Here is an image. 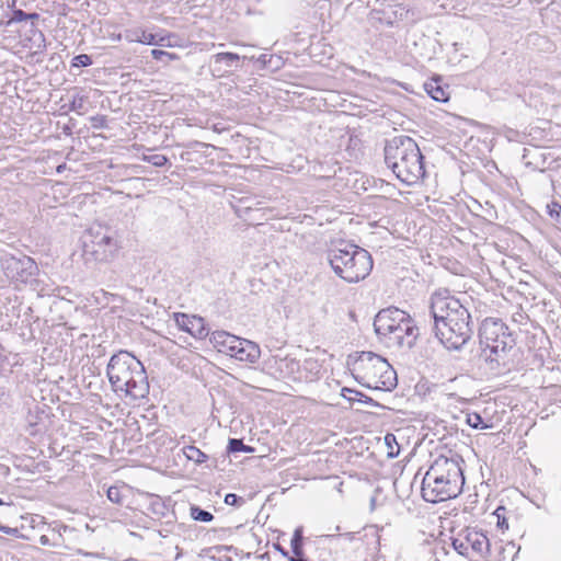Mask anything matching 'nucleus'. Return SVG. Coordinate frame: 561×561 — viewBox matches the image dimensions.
I'll return each mask as SVG.
<instances>
[{
  "label": "nucleus",
  "mask_w": 561,
  "mask_h": 561,
  "mask_svg": "<svg viewBox=\"0 0 561 561\" xmlns=\"http://www.w3.org/2000/svg\"><path fill=\"white\" fill-rule=\"evenodd\" d=\"M460 461L458 455H439L433 460L422 481V497L426 502L438 503L461 493L465 477Z\"/></svg>",
  "instance_id": "f03ea898"
},
{
  "label": "nucleus",
  "mask_w": 561,
  "mask_h": 561,
  "mask_svg": "<svg viewBox=\"0 0 561 561\" xmlns=\"http://www.w3.org/2000/svg\"><path fill=\"white\" fill-rule=\"evenodd\" d=\"M225 503L231 506H240L244 503V500L234 493H228L225 496Z\"/></svg>",
  "instance_id": "72a5a7b5"
},
{
  "label": "nucleus",
  "mask_w": 561,
  "mask_h": 561,
  "mask_svg": "<svg viewBox=\"0 0 561 561\" xmlns=\"http://www.w3.org/2000/svg\"><path fill=\"white\" fill-rule=\"evenodd\" d=\"M240 58L241 57L234 53H218L214 55V62L215 65L226 64L228 68H231Z\"/></svg>",
  "instance_id": "aec40b11"
},
{
  "label": "nucleus",
  "mask_w": 561,
  "mask_h": 561,
  "mask_svg": "<svg viewBox=\"0 0 561 561\" xmlns=\"http://www.w3.org/2000/svg\"><path fill=\"white\" fill-rule=\"evenodd\" d=\"M426 91L437 102H446L449 99V94L438 84L428 83L425 84Z\"/></svg>",
  "instance_id": "412c9836"
},
{
  "label": "nucleus",
  "mask_w": 561,
  "mask_h": 561,
  "mask_svg": "<svg viewBox=\"0 0 561 561\" xmlns=\"http://www.w3.org/2000/svg\"><path fill=\"white\" fill-rule=\"evenodd\" d=\"M327 260L334 274L347 283L365 279L374 265L367 250L347 240L332 242L327 251Z\"/></svg>",
  "instance_id": "39448f33"
},
{
  "label": "nucleus",
  "mask_w": 561,
  "mask_h": 561,
  "mask_svg": "<svg viewBox=\"0 0 561 561\" xmlns=\"http://www.w3.org/2000/svg\"><path fill=\"white\" fill-rule=\"evenodd\" d=\"M385 443L388 447V457H397L400 453V447L396 440V436L393 434H387L385 436Z\"/></svg>",
  "instance_id": "393cba45"
},
{
  "label": "nucleus",
  "mask_w": 561,
  "mask_h": 561,
  "mask_svg": "<svg viewBox=\"0 0 561 561\" xmlns=\"http://www.w3.org/2000/svg\"><path fill=\"white\" fill-rule=\"evenodd\" d=\"M191 517L194 519V520H197V522H204V523H209L214 519V515L208 512V511H205L203 508H201L199 506H191Z\"/></svg>",
  "instance_id": "5701e85b"
},
{
  "label": "nucleus",
  "mask_w": 561,
  "mask_h": 561,
  "mask_svg": "<svg viewBox=\"0 0 561 561\" xmlns=\"http://www.w3.org/2000/svg\"><path fill=\"white\" fill-rule=\"evenodd\" d=\"M302 541H304L302 528L298 527L295 529L291 541H290L291 551L296 557H300L304 554Z\"/></svg>",
  "instance_id": "4be33fe9"
},
{
  "label": "nucleus",
  "mask_w": 561,
  "mask_h": 561,
  "mask_svg": "<svg viewBox=\"0 0 561 561\" xmlns=\"http://www.w3.org/2000/svg\"><path fill=\"white\" fill-rule=\"evenodd\" d=\"M505 507L503 506H500L496 508V511L494 512L496 518H497V527L501 528V529H507L508 528V524H507V520L505 518Z\"/></svg>",
  "instance_id": "2f4dec72"
},
{
  "label": "nucleus",
  "mask_w": 561,
  "mask_h": 561,
  "mask_svg": "<svg viewBox=\"0 0 561 561\" xmlns=\"http://www.w3.org/2000/svg\"><path fill=\"white\" fill-rule=\"evenodd\" d=\"M211 341L217 347H219V352H222L240 362L254 364L261 356V350L256 343L238 337L226 331L214 332Z\"/></svg>",
  "instance_id": "6e6552de"
},
{
  "label": "nucleus",
  "mask_w": 561,
  "mask_h": 561,
  "mask_svg": "<svg viewBox=\"0 0 561 561\" xmlns=\"http://www.w3.org/2000/svg\"><path fill=\"white\" fill-rule=\"evenodd\" d=\"M118 249V242L108 228L94 226L82 237V257L87 265L111 262Z\"/></svg>",
  "instance_id": "0eeeda50"
},
{
  "label": "nucleus",
  "mask_w": 561,
  "mask_h": 561,
  "mask_svg": "<svg viewBox=\"0 0 561 561\" xmlns=\"http://www.w3.org/2000/svg\"><path fill=\"white\" fill-rule=\"evenodd\" d=\"M47 417L45 411L38 405L34 404L33 408H30L27 414L25 416V432L35 436L45 432V419Z\"/></svg>",
  "instance_id": "dca6fc26"
},
{
  "label": "nucleus",
  "mask_w": 561,
  "mask_h": 561,
  "mask_svg": "<svg viewBox=\"0 0 561 561\" xmlns=\"http://www.w3.org/2000/svg\"><path fill=\"white\" fill-rule=\"evenodd\" d=\"M432 330L447 350H460L472 337L474 325L469 310L448 290L435 291L431 297Z\"/></svg>",
  "instance_id": "f257e3e1"
},
{
  "label": "nucleus",
  "mask_w": 561,
  "mask_h": 561,
  "mask_svg": "<svg viewBox=\"0 0 561 561\" xmlns=\"http://www.w3.org/2000/svg\"><path fill=\"white\" fill-rule=\"evenodd\" d=\"M8 360V352L4 346L0 343V367H2Z\"/></svg>",
  "instance_id": "e433bc0d"
},
{
  "label": "nucleus",
  "mask_w": 561,
  "mask_h": 561,
  "mask_svg": "<svg viewBox=\"0 0 561 561\" xmlns=\"http://www.w3.org/2000/svg\"><path fill=\"white\" fill-rule=\"evenodd\" d=\"M419 334V328L410 314H408V319L399 323L386 339H388L389 343L396 344L399 347L412 348Z\"/></svg>",
  "instance_id": "4468645a"
},
{
  "label": "nucleus",
  "mask_w": 561,
  "mask_h": 561,
  "mask_svg": "<svg viewBox=\"0 0 561 561\" xmlns=\"http://www.w3.org/2000/svg\"><path fill=\"white\" fill-rule=\"evenodd\" d=\"M383 152L387 167L402 183L412 185L425 175L423 156L411 137L394 136L386 141Z\"/></svg>",
  "instance_id": "20e7f679"
},
{
  "label": "nucleus",
  "mask_w": 561,
  "mask_h": 561,
  "mask_svg": "<svg viewBox=\"0 0 561 561\" xmlns=\"http://www.w3.org/2000/svg\"><path fill=\"white\" fill-rule=\"evenodd\" d=\"M289 561H306L302 556L296 557L295 554L293 557H288Z\"/></svg>",
  "instance_id": "79ce46f5"
},
{
  "label": "nucleus",
  "mask_w": 561,
  "mask_h": 561,
  "mask_svg": "<svg viewBox=\"0 0 561 561\" xmlns=\"http://www.w3.org/2000/svg\"><path fill=\"white\" fill-rule=\"evenodd\" d=\"M124 38L129 43H141L146 45H164L165 37H160L157 39V35L152 33H147L145 30L140 27L126 30L124 33Z\"/></svg>",
  "instance_id": "f3484780"
},
{
  "label": "nucleus",
  "mask_w": 561,
  "mask_h": 561,
  "mask_svg": "<svg viewBox=\"0 0 561 561\" xmlns=\"http://www.w3.org/2000/svg\"><path fill=\"white\" fill-rule=\"evenodd\" d=\"M3 504H4V502L2 501V499H0V505H3Z\"/></svg>",
  "instance_id": "de8ad7c7"
},
{
  "label": "nucleus",
  "mask_w": 561,
  "mask_h": 561,
  "mask_svg": "<svg viewBox=\"0 0 561 561\" xmlns=\"http://www.w3.org/2000/svg\"><path fill=\"white\" fill-rule=\"evenodd\" d=\"M142 160L148 163H151L154 167H159V168L165 165L169 161L164 154H159V153L144 156Z\"/></svg>",
  "instance_id": "c85d7f7f"
},
{
  "label": "nucleus",
  "mask_w": 561,
  "mask_h": 561,
  "mask_svg": "<svg viewBox=\"0 0 561 561\" xmlns=\"http://www.w3.org/2000/svg\"><path fill=\"white\" fill-rule=\"evenodd\" d=\"M250 209H251V207H250V206H245V207H244V210H250ZM242 210H243V208H242V207L237 208V213L239 214V216H241V211H242Z\"/></svg>",
  "instance_id": "c03bdc74"
},
{
  "label": "nucleus",
  "mask_w": 561,
  "mask_h": 561,
  "mask_svg": "<svg viewBox=\"0 0 561 561\" xmlns=\"http://www.w3.org/2000/svg\"><path fill=\"white\" fill-rule=\"evenodd\" d=\"M65 164H61V165H58L57 167V172H61L64 169H65Z\"/></svg>",
  "instance_id": "49530a36"
},
{
  "label": "nucleus",
  "mask_w": 561,
  "mask_h": 561,
  "mask_svg": "<svg viewBox=\"0 0 561 561\" xmlns=\"http://www.w3.org/2000/svg\"><path fill=\"white\" fill-rule=\"evenodd\" d=\"M38 18V13H27V20H37Z\"/></svg>",
  "instance_id": "37998d69"
},
{
  "label": "nucleus",
  "mask_w": 561,
  "mask_h": 561,
  "mask_svg": "<svg viewBox=\"0 0 561 561\" xmlns=\"http://www.w3.org/2000/svg\"><path fill=\"white\" fill-rule=\"evenodd\" d=\"M550 217L557 225H561V205L558 203H551L547 206Z\"/></svg>",
  "instance_id": "c756f323"
},
{
  "label": "nucleus",
  "mask_w": 561,
  "mask_h": 561,
  "mask_svg": "<svg viewBox=\"0 0 561 561\" xmlns=\"http://www.w3.org/2000/svg\"><path fill=\"white\" fill-rule=\"evenodd\" d=\"M106 375L115 392H124L135 400L149 393L148 376L142 363L127 351H119L110 358Z\"/></svg>",
  "instance_id": "7ed1b4c3"
},
{
  "label": "nucleus",
  "mask_w": 561,
  "mask_h": 561,
  "mask_svg": "<svg viewBox=\"0 0 561 561\" xmlns=\"http://www.w3.org/2000/svg\"><path fill=\"white\" fill-rule=\"evenodd\" d=\"M1 267L9 279L20 283H26L37 271L35 261L26 255L5 254L1 257Z\"/></svg>",
  "instance_id": "9d476101"
},
{
  "label": "nucleus",
  "mask_w": 561,
  "mask_h": 561,
  "mask_svg": "<svg viewBox=\"0 0 561 561\" xmlns=\"http://www.w3.org/2000/svg\"><path fill=\"white\" fill-rule=\"evenodd\" d=\"M7 396V389L3 385H0V401H2Z\"/></svg>",
  "instance_id": "ea45409f"
},
{
  "label": "nucleus",
  "mask_w": 561,
  "mask_h": 561,
  "mask_svg": "<svg viewBox=\"0 0 561 561\" xmlns=\"http://www.w3.org/2000/svg\"><path fill=\"white\" fill-rule=\"evenodd\" d=\"M347 367L355 380L366 388L392 391L398 385L393 367L374 352L348 355Z\"/></svg>",
  "instance_id": "423d86ee"
},
{
  "label": "nucleus",
  "mask_w": 561,
  "mask_h": 561,
  "mask_svg": "<svg viewBox=\"0 0 561 561\" xmlns=\"http://www.w3.org/2000/svg\"><path fill=\"white\" fill-rule=\"evenodd\" d=\"M93 128L101 129L107 126V119L104 115H96L90 118Z\"/></svg>",
  "instance_id": "f704fd0d"
},
{
  "label": "nucleus",
  "mask_w": 561,
  "mask_h": 561,
  "mask_svg": "<svg viewBox=\"0 0 561 561\" xmlns=\"http://www.w3.org/2000/svg\"><path fill=\"white\" fill-rule=\"evenodd\" d=\"M515 340L510 331H507V339L497 337L493 344L484 345L481 352V357L486 363L491 371H499L507 364L508 352L513 348Z\"/></svg>",
  "instance_id": "9b49d317"
},
{
  "label": "nucleus",
  "mask_w": 561,
  "mask_h": 561,
  "mask_svg": "<svg viewBox=\"0 0 561 561\" xmlns=\"http://www.w3.org/2000/svg\"><path fill=\"white\" fill-rule=\"evenodd\" d=\"M466 422L470 427L474 430L489 427V425L483 422L479 413H468Z\"/></svg>",
  "instance_id": "a878e982"
},
{
  "label": "nucleus",
  "mask_w": 561,
  "mask_h": 561,
  "mask_svg": "<svg viewBox=\"0 0 561 561\" xmlns=\"http://www.w3.org/2000/svg\"><path fill=\"white\" fill-rule=\"evenodd\" d=\"M507 325L500 319L486 318L483 320L479 337L482 346L493 344L497 337L507 339Z\"/></svg>",
  "instance_id": "2eb2a0df"
},
{
  "label": "nucleus",
  "mask_w": 561,
  "mask_h": 561,
  "mask_svg": "<svg viewBox=\"0 0 561 561\" xmlns=\"http://www.w3.org/2000/svg\"><path fill=\"white\" fill-rule=\"evenodd\" d=\"M72 67H88L92 65V58L89 55L80 54L72 58Z\"/></svg>",
  "instance_id": "7c9ffc66"
},
{
  "label": "nucleus",
  "mask_w": 561,
  "mask_h": 561,
  "mask_svg": "<svg viewBox=\"0 0 561 561\" xmlns=\"http://www.w3.org/2000/svg\"><path fill=\"white\" fill-rule=\"evenodd\" d=\"M39 543L43 546L49 545V539L46 535L39 537Z\"/></svg>",
  "instance_id": "a19ab883"
},
{
  "label": "nucleus",
  "mask_w": 561,
  "mask_h": 561,
  "mask_svg": "<svg viewBox=\"0 0 561 561\" xmlns=\"http://www.w3.org/2000/svg\"><path fill=\"white\" fill-rule=\"evenodd\" d=\"M228 454H234L239 451L249 453L252 451V447L243 444L242 439L230 438L227 446Z\"/></svg>",
  "instance_id": "b1692460"
},
{
  "label": "nucleus",
  "mask_w": 561,
  "mask_h": 561,
  "mask_svg": "<svg viewBox=\"0 0 561 561\" xmlns=\"http://www.w3.org/2000/svg\"><path fill=\"white\" fill-rule=\"evenodd\" d=\"M274 548L279 551L284 557H288V551L283 548L279 543H274Z\"/></svg>",
  "instance_id": "58836bf2"
},
{
  "label": "nucleus",
  "mask_w": 561,
  "mask_h": 561,
  "mask_svg": "<svg viewBox=\"0 0 561 561\" xmlns=\"http://www.w3.org/2000/svg\"><path fill=\"white\" fill-rule=\"evenodd\" d=\"M342 397L345 398L351 403L357 401L369 405L379 407V404L373 398L355 389L343 388Z\"/></svg>",
  "instance_id": "a211bd4d"
},
{
  "label": "nucleus",
  "mask_w": 561,
  "mask_h": 561,
  "mask_svg": "<svg viewBox=\"0 0 561 561\" xmlns=\"http://www.w3.org/2000/svg\"><path fill=\"white\" fill-rule=\"evenodd\" d=\"M82 104H83V99H82V98L75 99V100L71 102L70 108H71V110H79V108H81V107H82Z\"/></svg>",
  "instance_id": "4c0bfd02"
},
{
  "label": "nucleus",
  "mask_w": 561,
  "mask_h": 561,
  "mask_svg": "<svg viewBox=\"0 0 561 561\" xmlns=\"http://www.w3.org/2000/svg\"><path fill=\"white\" fill-rule=\"evenodd\" d=\"M453 548L471 561H479L490 550L488 537L480 530L466 528L451 538Z\"/></svg>",
  "instance_id": "1a4fd4ad"
},
{
  "label": "nucleus",
  "mask_w": 561,
  "mask_h": 561,
  "mask_svg": "<svg viewBox=\"0 0 561 561\" xmlns=\"http://www.w3.org/2000/svg\"><path fill=\"white\" fill-rule=\"evenodd\" d=\"M151 56L156 60H163L164 57H167L169 59H176L178 58V56L175 54H172V53H169V51H165V50H161V49H152L151 50Z\"/></svg>",
  "instance_id": "473e14b6"
},
{
  "label": "nucleus",
  "mask_w": 561,
  "mask_h": 561,
  "mask_svg": "<svg viewBox=\"0 0 561 561\" xmlns=\"http://www.w3.org/2000/svg\"><path fill=\"white\" fill-rule=\"evenodd\" d=\"M259 61L263 62V64H266V55H262L260 58H259Z\"/></svg>",
  "instance_id": "a18cd8bd"
},
{
  "label": "nucleus",
  "mask_w": 561,
  "mask_h": 561,
  "mask_svg": "<svg viewBox=\"0 0 561 561\" xmlns=\"http://www.w3.org/2000/svg\"><path fill=\"white\" fill-rule=\"evenodd\" d=\"M405 311L394 307L380 310L374 320V329L380 339H386L396 327L408 319Z\"/></svg>",
  "instance_id": "ddd939ff"
},
{
  "label": "nucleus",
  "mask_w": 561,
  "mask_h": 561,
  "mask_svg": "<svg viewBox=\"0 0 561 561\" xmlns=\"http://www.w3.org/2000/svg\"><path fill=\"white\" fill-rule=\"evenodd\" d=\"M183 451H184V455L186 456V458L188 460L194 461L195 463L201 465L208 460V456L205 453H203L199 448H197L196 446H193V445L187 446L183 449Z\"/></svg>",
  "instance_id": "6ab92c4d"
},
{
  "label": "nucleus",
  "mask_w": 561,
  "mask_h": 561,
  "mask_svg": "<svg viewBox=\"0 0 561 561\" xmlns=\"http://www.w3.org/2000/svg\"><path fill=\"white\" fill-rule=\"evenodd\" d=\"M195 320H196L195 317L190 318L187 314H184V313H178L175 316V321H176L178 325L183 331H186V332H190V333H192L191 324H193V321H195Z\"/></svg>",
  "instance_id": "bb28decb"
},
{
  "label": "nucleus",
  "mask_w": 561,
  "mask_h": 561,
  "mask_svg": "<svg viewBox=\"0 0 561 561\" xmlns=\"http://www.w3.org/2000/svg\"><path fill=\"white\" fill-rule=\"evenodd\" d=\"M107 499L115 504H122L124 500V495L122 494V490L118 486H110L106 491Z\"/></svg>",
  "instance_id": "cd10ccee"
},
{
  "label": "nucleus",
  "mask_w": 561,
  "mask_h": 561,
  "mask_svg": "<svg viewBox=\"0 0 561 561\" xmlns=\"http://www.w3.org/2000/svg\"><path fill=\"white\" fill-rule=\"evenodd\" d=\"M27 20V13L21 9H16L13 11L12 18L10 22H23Z\"/></svg>",
  "instance_id": "c9c22d12"
},
{
  "label": "nucleus",
  "mask_w": 561,
  "mask_h": 561,
  "mask_svg": "<svg viewBox=\"0 0 561 561\" xmlns=\"http://www.w3.org/2000/svg\"><path fill=\"white\" fill-rule=\"evenodd\" d=\"M265 367L280 379L301 381L304 378L300 363L296 358L272 356L265 362Z\"/></svg>",
  "instance_id": "f8f14e48"
}]
</instances>
